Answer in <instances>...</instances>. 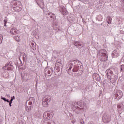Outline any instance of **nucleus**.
<instances>
[{"label":"nucleus","instance_id":"obj_1","mask_svg":"<svg viewBox=\"0 0 124 124\" xmlns=\"http://www.w3.org/2000/svg\"><path fill=\"white\" fill-rule=\"evenodd\" d=\"M79 63H82V62L78 60H74L72 62L69 63L68 66L66 68L67 72L69 73L70 72V71H71L72 66H73L72 69L73 72H77L78 70H80V71H83L84 67L83 65H80Z\"/></svg>","mask_w":124,"mask_h":124},{"label":"nucleus","instance_id":"obj_2","mask_svg":"<svg viewBox=\"0 0 124 124\" xmlns=\"http://www.w3.org/2000/svg\"><path fill=\"white\" fill-rule=\"evenodd\" d=\"M106 52L105 49H100L98 51V56L101 62H106L108 60V56L106 55Z\"/></svg>","mask_w":124,"mask_h":124},{"label":"nucleus","instance_id":"obj_3","mask_svg":"<svg viewBox=\"0 0 124 124\" xmlns=\"http://www.w3.org/2000/svg\"><path fill=\"white\" fill-rule=\"evenodd\" d=\"M106 74L107 75V77L108 79L109 80L110 82L111 83H113L116 81L114 79L115 78V76H114V74L113 73V71H112V70L110 69H108L106 71Z\"/></svg>","mask_w":124,"mask_h":124},{"label":"nucleus","instance_id":"obj_4","mask_svg":"<svg viewBox=\"0 0 124 124\" xmlns=\"http://www.w3.org/2000/svg\"><path fill=\"white\" fill-rule=\"evenodd\" d=\"M51 99V96L49 95H46L45 97H44L43 98V102H42L43 106H44V107H47L48 103H49Z\"/></svg>","mask_w":124,"mask_h":124},{"label":"nucleus","instance_id":"obj_5","mask_svg":"<svg viewBox=\"0 0 124 124\" xmlns=\"http://www.w3.org/2000/svg\"><path fill=\"white\" fill-rule=\"evenodd\" d=\"M72 106H73L72 110L74 112L76 113V114H81V113H82V112H83V111H82V110L83 109H82V108H79L78 106L76 107L75 103H73Z\"/></svg>","mask_w":124,"mask_h":124},{"label":"nucleus","instance_id":"obj_6","mask_svg":"<svg viewBox=\"0 0 124 124\" xmlns=\"http://www.w3.org/2000/svg\"><path fill=\"white\" fill-rule=\"evenodd\" d=\"M114 96L115 97V99L120 100V99L123 97V92L120 90L114 91Z\"/></svg>","mask_w":124,"mask_h":124},{"label":"nucleus","instance_id":"obj_7","mask_svg":"<svg viewBox=\"0 0 124 124\" xmlns=\"http://www.w3.org/2000/svg\"><path fill=\"white\" fill-rule=\"evenodd\" d=\"M102 120L103 122L104 123H105L106 124H107L111 121V116H110L109 115L105 113L103 115L102 117Z\"/></svg>","mask_w":124,"mask_h":124},{"label":"nucleus","instance_id":"obj_8","mask_svg":"<svg viewBox=\"0 0 124 124\" xmlns=\"http://www.w3.org/2000/svg\"><path fill=\"white\" fill-rule=\"evenodd\" d=\"M77 105L78 106L80 107L81 109H86L87 107L86 106V103L85 102H83V101L80 100L77 103Z\"/></svg>","mask_w":124,"mask_h":124},{"label":"nucleus","instance_id":"obj_9","mask_svg":"<svg viewBox=\"0 0 124 124\" xmlns=\"http://www.w3.org/2000/svg\"><path fill=\"white\" fill-rule=\"evenodd\" d=\"M50 111H46L44 113L43 118L44 120H49L50 119Z\"/></svg>","mask_w":124,"mask_h":124},{"label":"nucleus","instance_id":"obj_10","mask_svg":"<svg viewBox=\"0 0 124 124\" xmlns=\"http://www.w3.org/2000/svg\"><path fill=\"white\" fill-rule=\"evenodd\" d=\"M10 32L11 34L15 35V34H17V33H19V31H18L16 28H11Z\"/></svg>","mask_w":124,"mask_h":124},{"label":"nucleus","instance_id":"obj_11","mask_svg":"<svg viewBox=\"0 0 124 124\" xmlns=\"http://www.w3.org/2000/svg\"><path fill=\"white\" fill-rule=\"evenodd\" d=\"M29 105H34V103L35 102V99L34 97H31L28 100Z\"/></svg>","mask_w":124,"mask_h":124},{"label":"nucleus","instance_id":"obj_12","mask_svg":"<svg viewBox=\"0 0 124 124\" xmlns=\"http://www.w3.org/2000/svg\"><path fill=\"white\" fill-rule=\"evenodd\" d=\"M112 58H118V57L120 56V54H119V52H118V51L114 50L112 52Z\"/></svg>","mask_w":124,"mask_h":124},{"label":"nucleus","instance_id":"obj_13","mask_svg":"<svg viewBox=\"0 0 124 124\" xmlns=\"http://www.w3.org/2000/svg\"><path fill=\"white\" fill-rule=\"evenodd\" d=\"M93 78L96 80L98 82L100 81V77H99V75L97 74H94L93 76Z\"/></svg>","mask_w":124,"mask_h":124},{"label":"nucleus","instance_id":"obj_14","mask_svg":"<svg viewBox=\"0 0 124 124\" xmlns=\"http://www.w3.org/2000/svg\"><path fill=\"white\" fill-rule=\"evenodd\" d=\"M14 10L15 11H17V12H19V11H21V10H22V8H21V7H20V5H18L16 7H14Z\"/></svg>","mask_w":124,"mask_h":124},{"label":"nucleus","instance_id":"obj_15","mask_svg":"<svg viewBox=\"0 0 124 124\" xmlns=\"http://www.w3.org/2000/svg\"><path fill=\"white\" fill-rule=\"evenodd\" d=\"M47 15H51V16H49V17H50L51 19H54L56 17V15H55V14L53 13L48 12L47 13Z\"/></svg>","mask_w":124,"mask_h":124},{"label":"nucleus","instance_id":"obj_16","mask_svg":"<svg viewBox=\"0 0 124 124\" xmlns=\"http://www.w3.org/2000/svg\"><path fill=\"white\" fill-rule=\"evenodd\" d=\"M25 108L27 112H30V111H31V110L32 109V105H29V106H26Z\"/></svg>","mask_w":124,"mask_h":124},{"label":"nucleus","instance_id":"obj_17","mask_svg":"<svg viewBox=\"0 0 124 124\" xmlns=\"http://www.w3.org/2000/svg\"><path fill=\"white\" fill-rule=\"evenodd\" d=\"M13 4H14V7H15L16 6H18V5H20L21 4V3L19 1L17 2L16 0L13 1Z\"/></svg>","mask_w":124,"mask_h":124},{"label":"nucleus","instance_id":"obj_18","mask_svg":"<svg viewBox=\"0 0 124 124\" xmlns=\"http://www.w3.org/2000/svg\"><path fill=\"white\" fill-rule=\"evenodd\" d=\"M74 45L77 47H78V46H82V44L80 42L75 41L74 42Z\"/></svg>","mask_w":124,"mask_h":124},{"label":"nucleus","instance_id":"obj_19","mask_svg":"<svg viewBox=\"0 0 124 124\" xmlns=\"http://www.w3.org/2000/svg\"><path fill=\"white\" fill-rule=\"evenodd\" d=\"M107 22L108 24H111V22H112V18L110 16H108L107 17Z\"/></svg>","mask_w":124,"mask_h":124},{"label":"nucleus","instance_id":"obj_20","mask_svg":"<svg viewBox=\"0 0 124 124\" xmlns=\"http://www.w3.org/2000/svg\"><path fill=\"white\" fill-rule=\"evenodd\" d=\"M3 77L4 78H9V73L8 72H6L3 73Z\"/></svg>","mask_w":124,"mask_h":124},{"label":"nucleus","instance_id":"obj_21","mask_svg":"<svg viewBox=\"0 0 124 124\" xmlns=\"http://www.w3.org/2000/svg\"><path fill=\"white\" fill-rule=\"evenodd\" d=\"M31 49H32V50H36V46L35 45H34V43H32L31 44Z\"/></svg>","mask_w":124,"mask_h":124},{"label":"nucleus","instance_id":"obj_22","mask_svg":"<svg viewBox=\"0 0 124 124\" xmlns=\"http://www.w3.org/2000/svg\"><path fill=\"white\" fill-rule=\"evenodd\" d=\"M23 19H24V20L29 21V20H30V16L28 15H24L23 16Z\"/></svg>","mask_w":124,"mask_h":124},{"label":"nucleus","instance_id":"obj_23","mask_svg":"<svg viewBox=\"0 0 124 124\" xmlns=\"http://www.w3.org/2000/svg\"><path fill=\"white\" fill-rule=\"evenodd\" d=\"M10 63H11V62H8L5 66L3 67V69H4V68H6V67H8V66H10Z\"/></svg>","mask_w":124,"mask_h":124},{"label":"nucleus","instance_id":"obj_24","mask_svg":"<svg viewBox=\"0 0 124 124\" xmlns=\"http://www.w3.org/2000/svg\"><path fill=\"white\" fill-rule=\"evenodd\" d=\"M117 108L119 112H121V111H122V109H123V108L120 105H117Z\"/></svg>","mask_w":124,"mask_h":124},{"label":"nucleus","instance_id":"obj_25","mask_svg":"<svg viewBox=\"0 0 124 124\" xmlns=\"http://www.w3.org/2000/svg\"><path fill=\"white\" fill-rule=\"evenodd\" d=\"M14 39H15V40H16V41H20V36H16L14 37Z\"/></svg>","mask_w":124,"mask_h":124},{"label":"nucleus","instance_id":"obj_26","mask_svg":"<svg viewBox=\"0 0 124 124\" xmlns=\"http://www.w3.org/2000/svg\"><path fill=\"white\" fill-rule=\"evenodd\" d=\"M62 12L63 15H64V16L66 15V13L65 12H64V9H65V8H64V7L62 6Z\"/></svg>","mask_w":124,"mask_h":124},{"label":"nucleus","instance_id":"obj_27","mask_svg":"<svg viewBox=\"0 0 124 124\" xmlns=\"http://www.w3.org/2000/svg\"><path fill=\"white\" fill-rule=\"evenodd\" d=\"M51 73H53V68H51L49 70H47V74H51Z\"/></svg>","mask_w":124,"mask_h":124},{"label":"nucleus","instance_id":"obj_28","mask_svg":"<svg viewBox=\"0 0 124 124\" xmlns=\"http://www.w3.org/2000/svg\"><path fill=\"white\" fill-rule=\"evenodd\" d=\"M5 69V70H12V68L10 66L6 67V68H4V69Z\"/></svg>","mask_w":124,"mask_h":124},{"label":"nucleus","instance_id":"obj_29","mask_svg":"<svg viewBox=\"0 0 124 124\" xmlns=\"http://www.w3.org/2000/svg\"><path fill=\"white\" fill-rule=\"evenodd\" d=\"M55 65L56 66H61V65H62V63L60 62H56Z\"/></svg>","mask_w":124,"mask_h":124},{"label":"nucleus","instance_id":"obj_30","mask_svg":"<svg viewBox=\"0 0 124 124\" xmlns=\"http://www.w3.org/2000/svg\"><path fill=\"white\" fill-rule=\"evenodd\" d=\"M2 35L0 34V44H1L2 43Z\"/></svg>","mask_w":124,"mask_h":124},{"label":"nucleus","instance_id":"obj_31","mask_svg":"<svg viewBox=\"0 0 124 124\" xmlns=\"http://www.w3.org/2000/svg\"><path fill=\"white\" fill-rule=\"evenodd\" d=\"M60 66H58L57 67L56 70L55 71H54V72H60Z\"/></svg>","mask_w":124,"mask_h":124},{"label":"nucleus","instance_id":"obj_32","mask_svg":"<svg viewBox=\"0 0 124 124\" xmlns=\"http://www.w3.org/2000/svg\"><path fill=\"white\" fill-rule=\"evenodd\" d=\"M120 69H121V71H124V64H122L121 65Z\"/></svg>","mask_w":124,"mask_h":124},{"label":"nucleus","instance_id":"obj_33","mask_svg":"<svg viewBox=\"0 0 124 124\" xmlns=\"http://www.w3.org/2000/svg\"><path fill=\"white\" fill-rule=\"evenodd\" d=\"M14 99H15V96H13V97H11V100H10V101L11 102H12L13 101V100H14Z\"/></svg>","mask_w":124,"mask_h":124},{"label":"nucleus","instance_id":"obj_34","mask_svg":"<svg viewBox=\"0 0 124 124\" xmlns=\"http://www.w3.org/2000/svg\"><path fill=\"white\" fill-rule=\"evenodd\" d=\"M119 0L122 3V6H123V7H124V0Z\"/></svg>","mask_w":124,"mask_h":124},{"label":"nucleus","instance_id":"obj_35","mask_svg":"<svg viewBox=\"0 0 124 124\" xmlns=\"http://www.w3.org/2000/svg\"><path fill=\"white\" fill-rule=\"evenodd\" d=\"M44 73L46 74V73H48V69H47V68H46L44 70Z\"/></svg>","mask_w":124,"mask_h":124},{"label":"nucleus","instance_id":"obj_36","mask_svg":"<svg viewBox=\"0 0 124 124\" xmlns=\"http://www.w3.org/2000/svg\"><path fill=\"white\" fill-rule=\"evenodd\" d=\"M1 99L3 100L4 101H6V98L5 97H3L2 96L1 97Z\"/></svg>","mask_w":124,"mask_h":124},{"label":"nucleus","instance_id":"obj_37","mask_svg":"<svg viewBox=\"0 0 124 124\" xmlns=\"http://www.w3.org/2000/svg\"><path fill=\"white\" fill-rule=\"evenodd\" d=\"M4 27H6V23H7V20H6V19L4 20Z\"/></svg>","mask_w":124,"mask_h":124},{"label":"nucleus","instance_id":"obj_38","mask_svg":"<svg viewBox=\"0 0 124 124\" xmlns=\"http://www.w3.org/2000/svg\"><path fill=\"white\" fill-rule=\"evenodd\" d=\"M26 57H27V55L26 54H24L23 57V61H25V60H26Z\"/></svg>","mask_w":124,"mask_h":124},{"label":"nucleus","instance_id":"obj_39","mask_svg":"<svg viewBox=\"0 0 124 124\" xmlns=\"http://www.w3.org/2000/svg\"><path fill=\"white\" fill-rule=\"evenodd\" d=\"M9 103V106L10 107H11V106H12V105H11V104H12V102H10Z\"/></svg>","mask_w":124,"mask_h":124},{"label":"nucleus","instance_id":"obj_40","mask_svg":"<svg viewBox=\"0 0 124 124\" xmlns=\"http://www.w3.org/2000/svg\"><path fill=\"white\" fill-rule=\"evenodd\" d=\"M5 102H8V103H9V102H10V101H9V100L6 99Z\"/></svg>","mask_w":124,"mask_h":124},{"label":"nucleus","instance_id":"obj_41","mask_svg":"<svg viewBox=\"0 0 124 124\" xmlns=\"http://www.w3.org/2000/svg\"><path fill=\"white\" fill-rule=\"evenodd\" d=\"M5 102H8V103H9V102H10V101H9V100L6 99Z\"/></svg>","mask_w":124,"mask_h":124},{"label":"nucleus","instance_id":"obj_42","mask_svg":"<svg viewBox=\"0 0 124 124\" xmlns=\"http://www.w3.org/2000/svg\"><path fill=\"white\" fill-rule=\"evenodd\" d=\"M48 124H55V122H52L51 123H48Z\"/></svg>","mask_w":124,"mask_h":124},{"label":"nucleus","instance_id":"obj_43","mask_svg":"<svg viewBox=\"0 0 124 124\" xmlns=\"http://www.w3.org/2000/svg\"><path fill=\"white\" fill-rule=\"evenodd\" d=\"M10 66H13V65H12V62H11L10 64Z\"/></svg>","mask_w":124,"mask_h":124},{"label":"nucleus","instance_id":"obj_44","mask_svg":"<svg viewBox=\"0 0 124 124\" xmlns=\"http://www.w3.org/2000/svg\"><path fill=\"white\" fill-rule=\"evenodd\" d=\"M88 124H94L93 123L91 122L88 123Z\"/></svg>","mask_w":124,"mask_h":124},{"label":"nucleus","instance_id":"obj_45","mask_svg":"<svg viewBox=\"0 0 124 124\" xmlns=\"http://www.w3.org/2000/svg\"><path fill=\"white\" fill-rule=\"evenodd\" d=\"M6 95H7V96L8 97H10V95H9V94H6Z\"/></svg>","mask_w":124,"mask_h":124},{"label":"nucleus","instance_id":"obj_46","mask_svg":"<svg viewBox=\"0 0 124 124\" xmlns=\"http://www.w3.org/2000/svg\"><path fill=\"white\" fill-rule=\"evenodd\" d=\"M98 103H99V104H100V103H101V101H98Z\"/></svg>","mask_w":124,"mask_h":124},{"label":"nucleus","instance_id":"obj_47","mask_svg":"<svg viewBox=\"0 0 124 124\" xmlns=\"http://www.w3.org/2000/svg\"><path fill=\"white\" fill-rule=\"evenodd\" d=\"M80 124H84V121H83L82 122H80Z\"/></svg>","mask_w":124,"mask_h":124},{"label":"nucleus","instance_id":"obj_48","mask_svg":"<svg viewBox=\"0 0 124 124\" xmlns=\"http://www.w3.org/2000/svg\"><path fill=\"white\" fill-rule=\"evenodd\" d=\"M36 86H37V82L36 83Z\"/></svg>","mask_w":124,"mask_h":124},{"label":"nucleus","instance_id":"obj_49","mask_svg":"<svg viewBox=\"0 0 124 124\" xmlns=\"http://www.w3.org/2000/svg\"><path fill=\"white\" fill-rule=\"evenodd\" d=\"M48 16H52V15H48Z\"/></svg>","mask_w":124,"mask_h":124}]
</instances>
